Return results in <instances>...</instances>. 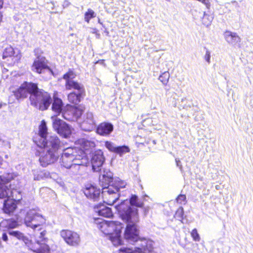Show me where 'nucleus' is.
I'll return each instance as SVG.
<instances>
[{
  "instance_id": "10",
  "label": "nucleus",
  "mask_w": 253,
  "mask_h": 253,
  "mask_svg": "<svg viewBox=\"0 0 253 253\" xmlns=\"http://www.w3.org/2000/svg\"><path fill=\"white\" fill-rule=\"evenodd\" d=\"M52 126L55 131L65 138L69 136L71 133V129L69 125L56 116L51 117Z\"/></svg>"
},
{
  "instance_id": "11",
  "label": "nucleus",
  "mask_w": 253,
  "mask_h": 253,
  "mask_svg": "<svg viewBox=\"0 0 253 253\" xmlns=\"http://www.w3.org/2000/svg\"><path fill=\"white\" fill-rule=\"evenodd\" d=\"M76 76V75L74 72L70 70L67 73L64 75L63 79L66 81V89L68 90L75 89L79 92H84V85L73 80Z\"/></svg>"
},
{
  "instance_id": "38",
  "label": "nucleus",
  "mask_w": 253,
  "mask_h": 253,
  "mask_svg": "<svg viewBox=\"0 0 253 253\" xmlns=\"http://www.w3.org/2000/svg\"><path fill=\"white\" fill-rule=\"evenodd\" d=\"M8 219L3 220L0 222V229L2 231H5L9 229Z\"/></svg>"
},
{
  "instance_id": "40",
  "label": "nucleus",
  "mask_w": 253,
  "mask_h": 253,
  "mask_svg": "<svg viewBox=\"0 0 253 253\" xmlns=\"http://www.w3.org/2000/svg\"><path fill=\"white\" fill-rule=\"evenodd\" d=\"M8 225H9V229L10 228H14L18 226V223L14 220L13 219H8Z\"/></svg>"
},
{
  "instance_id": "29",
  "label": "nucleus",
  "mask_w": 253,
  "mask_h": 253,
  "mask_svg": "<svg viewBox=\"0 0 253 253\" xmlns=\"http://www.w3.org/2000/svg\"><path fill=\"white\" fill-rule=\"evenodd\" d=\"M84 93V92H78L77 93L74 92H71L68 94V99L69 102L72 103L78 104L81 101V98Z\"/></svg>"
},
{
  "instance_id": "2",
  "label": "nucleus",
  "mask_w": 253,
  "mask_h": 253,
  "mask_svg": "<svg viewBox=\"0 0 253 253\" xmlns=\"http://www.w3.org/2000/svg\"><path fill=\"white\" fill-rule=\"evenodd\" d=\"M122 220L127 223L124 234L125 238L131 243L136 242L138 247L134 250L121 248L120 253H152L154 242L151 240L139 237L136 225L138 221H133L130 218L128 220Z\"/></svg>"
},
{
  "instance_id": "43",
  "label": "nucleus",
  "mask_w": 253,
  "mask_h": 253,
  "mask_svg": "<svg viewBox=\"0 0 253 253\" xmlns=\"http://www.w3.org/2000/svg\"><path fill=\"white\" fill-rule=\"evenodd\" d=\"M71 3L68 0H65L63 3L62 6L64 8L68 7Z\"/></svg>"
},
{
  "instance_id": "45",
  "label": "nucleus",
  "mask_w": 253,
  "mask_h": 253,
  "mask_svg": "<svg viewBox=\"0 0 253 253\" xmlns=\"http://www.w3.org/2000/svg\"><path fill=\"white\" fill-rule=\"evenodd\" d=\"M2 239L3 241H4L5 242H7V240H8V237H7V234L6 233H3L2 234Z\"/></svg>"
},
{
  "instance_id": "19",
  "label": "nucleus",
  "mask_w": 253,
  "mask_h": 253,
  "mask_svg": "<svg viewBox=\"0 0 253 253\" xmlns=\"http://www.w3.org/2000/svg\"><path fill=\"white\" fill-rule=\"evenodd\" d=\"M82 115V110L79 108L70 106L68 110L63 112V117L69 121L77 120Z\"/></svg>"
},
{
  "instance_id": "13",
  "label": "nucleus",
  "mask_w": 253,
  "mask_h": 253,
  "mask_svg": "<svg viewBox=\"0 0 253 253\" xmlns=\"http://www.w3.org/2000/svg\"><path fill=\"white\" fill-rule=\"evenodd\" d=\"M32 70L39 74L47 73L52 75V71L47 65V60L45 57L41 56H38L34 60L32 67Z\"/></svg>"
},
{
  "instance_id": "18",
  "label": "nucleus",
  "mask_w": 253,
  "mask_h": 253,
  "mask_svg": "<svg viewBox=\"0 0 253 253\" xmlns=\"http://www.w3.org/2000/svg\"><path fill=\"white\" fill-rule=\"evenodd\" d=\"M84 193L87 198L94 201H98L100 198V189L93 185L87 184L85 185Z\"/></svg>"
},
{
  "instance_id": "14",
  "label": "nucleus",
  "mask_w": 253,
  "mask_h": 253,
  "mask_svg": "<svg viewBox=\"0 0 253 253\" xmlns=\"http://www.w3.org/2000/svg\"><path fill=\"white\" fill-rule=\"evenodd\" d=\"M96 119L91 112H87L82 118V121L80 123L81 128L86 131H90L96 128Z\"/></svg>"
},
{
  "instance_id": "54",
  "label": "nucleus",
  "mask_w": 253,
  "mask_h": 253,
  "mask_svg": "<svg viewBox=\"0 0 253 253\" xmlns=\"http://www.w3.org/2000/svg\"><path fill=\"white\" fill-rule=\"evenodd\" d=\"M216 189H218V187L217 186H216Z\"/></svg>"
},
{
  "instance_id": "35",
  "label": "nucleus",
  "mask_w": 253,
  "mask_h": 253,
  "mask_svg": "<svg viewBox=\"0 0 253 253\" xmlns=\"http://www.w3.org/2000/svg\"><path fill=\"white\" fill-rule=\"evenodd\" d=\"M105 146L110 151L115 153L117 146L112 142L106 141Z\"/></svg>"
},
{
  "instance_id": "48",
  "label": "nucleus",
  "mask_w": 253,
  "mask_h": 253,
  "mask_svg": "<svg viewBox=\"0 0 253 253\" xmlns=\"http://www.w3.org/2000/svg\"><path fill=\"white\" fill-rule=\"evenodd\" d=\"M3 5V0H0V8H1Z\"/></svg>"
},
{
  "instance_id": "52",
  "label": "nucleus",
  "mask_w": 253,
  "mask_h": 253,
  "mask_svg": "<svg viewBox=\"0 0 253 253\" xmlns=\"http://www.w3.org/2000/svg\"><path fill=\"white\" fill-rule=\"evenodd\" d=\"M2 104L1 102H0V108L1 107Z\"/></svg>"
},
{
  "instance_id": "25",
  "label": "nucleus",
  "mask_w": 253,
  "mask_h": 253,
  "mask_svg": "<svg viewBox=\"0 0 253 253\" xmlns=\"http://www.w3.org/2000/svg\"><path fill=\"white\" fill-rule=\"evenodd\" d=\"M0 177L2 179L0 182L3 183H7V185H9L8 182L11 180H13L12 183H11L12 185L17 184L16 181H19V176L15 173H8L2 176H0Z\"/></svg>"
},
{
  "instance_id": "41",
  "label": "nucleus",
  "mask_w": 253,
  "mask_h": 253,
  "mask_svg": "<svg viewBox=\"0 0 253 253\" xmlns=\"http://www.w3.org/2000/svg\"><path fill=\"white\" fill-rule=\"evenodd\" d=\"M177 202L180 204H184L186 201V196L185 195H180L176 199Z\"/></svg>"
},
{
  "instance_id": "53",
  "label": "nucleus",
  "mask_w": 253,
  "mask_h": 253,
  "mask_svg": "<svg viewBox=\"0 0 253 253\" xmlns=\"http://www.w3.org/2000/svg\"><path fill=\"white\" fill-rule=\"evenodd\" d=\"M2 180L1 177H0V182Z\"/></svg>"
},
{
  "instance_id": "24",
  "label": "nucleus",
  "mask_w": 253,
  "mask_h": 253,
  "mask_svg": "<svg viewBox=\"0 0 253 253\" xmlns=\"http://www.w3.org/2000/svg\"><path fill=\"white\" fill-rule=\"evenodd\" d=\"M113 130V126L108 123H102L100 124L96 129V132L102 136H107Z\"/></svg>"
},
{
  "instance_id": "33",
  "label": "nucleus",
  "mask_w": 253,
  "mask_h": 253,
  "mask_svg": "<svg viewBox=\"0 0 253 253\" xmlns=\"http://www.w3.org/2000/svg\"><path fill=\"white\" fill-rule=\"evenodd\" d=\"M130 151L129 147L127 146H117L115 153L122 156L124 154L128 153Z\"/></svg>"
},
{
  "instance_id": "28",
  "label": "nucleus",
  "mask_w": 253,
  "mask_h": 253,
  "mask_svg": "<svg viewBox=\"0 0 253 253\" xmlns=\"http://www.w3.org/2000/svg\"><path fill=\"white\" fill-rule=\"evenodd\" d=\"M63 103L62 100L57 97H54L52 105V111L57 114H59L61 112L63 113ZM63 112H64L63 111Z\"/></svg>"
},
{
  "instance_id": "17",
  "label": "nucleus",
  "mask_w": 253,
  "mask_h": 253,
  "mask_svg": "<svg viewBox=\"0 0 253 253\" xmlns=\"http://www.w3.org/2000/svg\"><path fill=\"white\" fill-rule=\"evenodd\" d=\"M105 158L103 152L100 150L95 151L93 154L91 158V164L93 171H100V168L102 167Z\"/></svg>"
},
{
  "instance_id": "12",
  "label": "nucleus",
  "mask_w": 253,
  "mask_h": 253,
  "mask_svg": "<svg viewBox=\"0 0 253 253\" xmlns=\"http://www.w3.org/2000/svg\"><path fill=\"white\" fill-rule=\"evenodd\" d=\"M37 89H38L37 84L25 82L14 92V95L17 99L24 98L29 94L31 96L34 94Z\"/></svg>"
},
{
  "instance_id": "21",
  "label": "nucleus",
  "mask_w": 253,
  "mask_h": 253,
  "mask_svg": "<svg viewBox=\"0 0 253 253\" xmlns=\"http://www.w3.org/2000/svg\"><path fill=\"white\" fill-rule=\"evenodd\" d=\"M78 143L80 145V148L79 150H82L84 153H85L86 157L87 154L89 152V150L93 148L95 146V143L93 141L88 140L85 138H82L78 140Z\"/></svg>"
},
{
  "instance_id": "9",
  "label": "nucleus",
  "mask_w": 253,
  "mask_h": 253,
  "mask_svg": "<svg viewBox=\"0 0 253 253\" xmlns=\"http://www.w3.org/2000/svg\"><path fill=\"white\" fill-rule=\"evenodd\" d=\"M36 155L39 156V162L44 167L54 163L59 157V153H54L52 151H48L45 148L38 150Z\"/></svg>"
},
{
  "instance_id": "31",
  "label": "nucleus",
  "mask_w": 253,
  "mask_h": 253,
  "mask_svg": "<svg viewBox=\"0 0 253 253\" xmlns=\"http://www.w3.org/2000/svg\"><path fill=\"white\" fill-rule=\"evenodd\" d=\"M98 214L106 217H110L112 216V212L110 208L103 205L100 206L99 209L96 211Z\"/></svg>"
},
{
  "instance_id": "34",
  "label": "nucleus",
  "mask_w": 253,
  "mask_h": 253,
  "mask_svg": "<svg viewBox=\"0 0 253 253\" xmlns=\"http://www.w3.org/2000/svg\"><path fill=\"white\" fill-rule=\"evenodd\" d=\"M96 16L94 11L91 9H88L87 11L84 14V20L87 23H89L90 20Z\"/></svg>"
},
{
  "instance_id": "27",
  "label": "nucleus",
  "mask_w": 253,
  "mask_h": 253,
  "mask_svg": "<svg viewBox=\"0 0 253 253\" xmlns=\"http://www.w3.org/2000/svg\"><path fill=\"white\" fill-rule=\"evenodd\" d=\"M80 155H85V153H84L82 150H79L77 148H72L69 147L65 149L63 153L62 154V155H65V156H74V157H78L80 156Z\"/></svg>"
},
{
  "instance_id": "3",
  "label": "nucleus",
  "mask_w": 253,
  "mask_h": 253,
  "mask_svg": "<svg viewBox=\"0 0 253 253\" xmlns=\"http://www.w3.org/2000/svg\"><path fill=\"white\" fill-rule=\"evenodd\" d=\"M99 181L102 188L104 202L108 205H113L119 199L117 192L121 188L125 187L126 183L119 178L113 179V173L109 170L101 171Z\"/></svg>"
},
{
  "instance_id": "50",
  "label": "nucleus",
  "mask_w": 253,
  "mask_h": 253,
  "mask_svg": "<svg viewBox=\"0 0 253 253\" xmlns=\"http://www.w3.org/2000/svg\"><path fill=\"white\" fill-rule=\"evenodd\" d=\"M43 175V172H41V173H40V177H41V178H42V177Z\"/></svg>"
},
{
  "instance_id": "4",
  "label": "nucleus",
  "mask_w": 253,
  "mask_h": 253,
  "mask_svg": "<svg viewBox=\"0 0 253 253\" xmlns=\"http://www.w3.org/2000/svg\"><path fill=\"white\" fill-rule=\"evenodd\" d=\"M97 228L109 239L115 246L121 244V234L123 225L119 221H106L101 218L95 220Z\"/></svg>"
},
{
  "instance_id": "42",
  "label": "nucleus",
  "mask_w": 253,
  "mask_h": 253,
  "mask_svg": "<svg viewBox=\"0 0 253 253\" xmlns=\"http://www.w3.org/2000/svg\"><path fill=\"white\" fill-rule=\"evenodd\" d=\"M210 59H211V53L208 50H207V51L206 52L205 55V59L208 63H210L211 62Z\"/></svg>"
},
{
  "instance_id": "51",
  "label": "nucleus",
  "mask_w": 253,
  "mask_h": 253,
  "mask_svg": "<svg viewBox=\"0 0 253 253\" xmlns=\"http://www.w3.org/2000/svg\"><path fill=\"white\" fill-rule=\"evenodd\" d=\"M35 179H37V180H39L40 179V178H39L38 177H35L34 178Z\"/></svg>"
},
{
  "instance_id": "32",
  "label": "nucleus",
  "mask_w": 253,
  "mask_h": 253,
  "mask_svg": "<svg viewBox=\"0 0 253 253\" xmlns=\"http://www.w3.org/2000/svg\"><path fill=\"white\" fill-rule=\"evenodd\" d=\"M202 15V23L207 27H208L210 25H211L213 19V16L212 15V14H209L206 13V12H204Z\"/></svg>"
},
{
  "instance_id": "8",
  "label": "nucleus",
  "mask_w": 253,
  "mask_h": 253,
  "mask_svg": "<svg viewBox=\"0 0 253 253\" xmlns=\"http://www.w3.org/2000/svg\"><path fill=\"white\" fill-rule=\"evenodd\" d=\"M21 57L20 50L17 48H13L10 45L7 46L4 49L2 54V58L6 61L8 65H13L18 62Z\"/></svg>"
},
{
  "instance_id": "7",
  "label": "nucleus",
  "mask_w": 253,
  "mask_h": 253,
  "mask_svg": "<svg viewBox=\"0 0 253 253\" xmlns=\"http://www.w3.org/2000/svg\"><path fill=\"white\" fill-rule=\"evenodd\" d=\"M61 161V165L67 169L75 168L76 166H85L89 162L88 158L84 155H80L79 158L74 157V156L62 155Z\"/></svg>"
},
{
  "instance_id": "5",
  "label": "nucleus",
  "mask_w": 253,
  "mask_h": 253,
  "mask_svg": "<svg viewBox=\"0 0 253 253\" xmlns=\"http://www.w3.org/2000/svg\"><path fill=\"white\" fill-rule=\"evenodd\" d=\"M142 203L138 202V198L135 195H132L129 200H125L121 204L115 206V208L118 211L120 216L122 219L132 221H138L137 209L133 207H141Z\"/></svg>"
},
{
  "instance_id": "30",
  "label": "nucleus",
  "mask_w": 253,
  "mask_h": 253,
  "mask_svg": "<svg viewBox=\"0 0 253 253\" xmlns=\"http://www.w3.org/2000/svg\"><path fill=\"white\" fill-rule=\"evenodd\" d=\"M7 183L0 182V199L8 198L10 192V188Z\"/></svg>"
},
{
  "instance_id": "16",
  "label": "nucleus",
  "mask_w": 253,
  "mask_h": 253,
  "mask_svg": "<svg viewBox=\"0 0 253 253\" xmlns=\"http://www.w3.org/2000/svg\"><path fill=\"white\" fill-rule=\"evenodd\" d=\"M60 234L65 242L69 246L77 247L81 243L80 236L76 232L69 230H63L61 231Z\"/></svg>"
},
{
  "instance_id": "39",
  "label": "nucleus",
  "mask_w": 253,
  "mask_h": 253,
  "mask_svg": "<svg viewBox=\"0 0 253 253\" xmlns=\"http://www.w3.org/2000/svg\"><path fill=\"white\" fill-rule=\"evenodd\" d=\"M191 235L194 241L199 242L200 240V237L196 229H194L191 232Z\"/></svg>"
},
{
  "instance_id": "37",
  "label": "nucleus",
  "mask_w": 253,
  "mask_h": 253,
  "mask_svg": "<svg viewBox=\"0 0 253 253\" xmlns=\"http://www.w3.org/2000/svg\"><path fill=\"white\" fill-rule=\"evenodd\" d=\"M184 214L183 209L182 207L179 208L176 211L175 214V217L178 220L181 221L183 219Z\"/></svg>"
},
{
  "instance_id": "23",
  "label": "nucleus",
  "mask_w": 253,
  "mask_h": 253,
  "mask_svg": "<svg viewBox=\"0 0 253 253\" xmlns=\"http://www.w3.org/2000/svg\"><path fill=\"white\" fill-rule=\"evenodd\" d=\"M17 184L12 185L9 184L10 192L8 198L10 199H13L15 202L19 201L22 199L20 192L17 190L20 186L19 181H17Z\"/></svg>"
},
{
  "instance_id": "1",
  "label": "nucleus",
  "mask_w": 253,
  "mask_h": 253,
  "mask_svg": "<svg viewBox=\"0 0 253 253\" xmlns=\"http://www.w3.org/2000/svg\"><path fill=\"white\" fill-rule=\"evenodd\" d=\"M46 219L37 210L31 209L26 213L24 221L26 225L35 231V242L33 243L22 232L18 231H9L8 234L19 240L23 241L29 249L36 253H50L49 247L45 243L47 240L46 232L41 226L45 224Z\"/></svg>"
},
{
  "instance_id": "47",
  "label": "nucleus",
  "mask_w": 253,
  "mask_h": 253,
  "mask_svg": "<svg viewBox=\"0 0 253 253\" xmlns=\"http://www.w3.org/2000/svg\"><path fill=\"white\" fill-rule=\"evenodd\" d=\"M175 161H176L177 166L179 167L180 166V161L179 160H178L177 159H176Z\"/></svg>"
},
{
  "instance_id": "44",
  "label": "nucleus",
  "mask_w": 253,
  "mask_h": 253,
  "mask_svg": "<svg viewBox=\"0 0 253 253\" xmlns=\"http://www.w3.org/2000/svg\"><path fill=\"white\" fill-rule=\"evenodd\" d=\"M2 77H3V78H4V77H5V78H7V77H8V75H7V74H6L5 73H6V72H8V70H7V69H6V68H4L2 69Z\"/></svg>"
},
{
  "instance_id": "6",
  "label": "nucleus",
  "mask_w": 253,
  "mask_h": 253,
  "mask_svg": "<svg viewBox=\"0 0 253 253\" xmlns=\"http://www.w3.org/2000/svg\"><path fill=\"white\" fill-rule=\"evenodd\" d=\"M31 105L39 110H46L51 103V98L49 93L38 88L34 94L30 96Z\"/></svg>"
},
{
  "instance_id": "46",
  "label": "nucleus",
  "mask_w": 253,
  "mask_h": 253,
  "mask_svg": "<svg viewBox=\"0 0 253 253\" xmlns=\"http://www.w3.org/2000/svg\"><path fill=\"white\" fill-rule=\"evenodd\" d=\"M0 141H1L2 144L3 145H4V146L7 145L8 147H10V144L8 141H5L4 140H3L0 138Z\"/></svg>"
},
{
  "instance_id": "36",
  "label": "nucleus",
  "mask_w": 253,
  "mask_h": 253,
  "mask_svg": "<svg viewBox=\"0 0 253 253\" xmlns=\"http://www.w3.org/2000/svg\"><path fill=\"white\" fill-rule=\"evenodd\" d=\"M169 75L168 72H165L163 73L160 77L159 80L161 82H162L164 84H167L169 81Z\"/></svg>"
},
{
  "instance_id": "49",
  "label": "nucleus",
  "mask_w": 253,
  "mask_h": 253,
  "mask_svg": "<svg viewBox=\"0 0 253 253\" xmlns=\"http://www.w3.org/2000/svg\"><path fill=\"white\" fill-rule=\"evenodd\" d=\"M2 159L0 157V165H1Z\"/></svg>"
},
{
  "instance_id": "26",
  "label": "nucleus",
  "mask_w": 253,
  "mask_h": 253,
  "mask_svg": "<svg viewBox=\"0 0 253 253\" xmlns=\"http://www.w3.org/2000/svg\"><path fill=\"white\" fill-rule=\"evenodd\" d=\"M17 207L16 202L13 199L7 198L4 203L3 210L6 213L10 214L13 212Z\"/></svg>"
},
{
  "instance_id": "22",
  "label": "nucleus",
  "mask_w": 253,
  "mask_h": 253,
  "mask_svg": "<svg viewBox=\"0 0 253 253\" xmlns=\"http://www.w3.org/2000/svg\"><path fill=\"white\" fill-rule=\"evenodd\" d=\"M47 128L46 125V123L44 121H42L41 124L39 126V130L38 136L39 137V140H37L35 138V142L38 144V143H43L45 140L46 136L48 135L47 132Z\"/></svg>"
},
{
  "instance_id": "15",
  "label": "nucleus",
  "mask_w": 253,
  "mask_h": 253,
  "mask_svg": "<svg viewBox=\"0 0 253 253\" xmlns=\"http://www.w3.org/2000/svg\"><path fill=\"white\" fill-rule=\"evenodd\" d=\"M48 151H52L54 153H58V150L61 146V143L59 138L55 135H48L46 136L45 141L43 143H38L37 144Z\"/></svg>"
},
{
  "instance_id": "20",
  "label": "nucleus",
  "mask_w": 253,
  "mask_h": 253,
  "mask_svg": "<svg viewBox=\"0 0 253 253\" xmlns=\"http://www.w3.org/2000/svg\"><path fill=\"white\" fill-rule=\"evenodd\" d=\"M224 37L226 42L233 46H239L241 42L240 37L237 33L230 31L224 33Z\"/></svg>"
}]
</instances>
